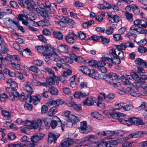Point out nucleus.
<instances>
[{
	"mask_svg": "<svg viewBox=\"0 0 147 147\" xmlns=\"http://www.w3.org/2000/svg\"><path fill=\"white\" fill-rule=\"evenodd\" d=\"M25 3L27 6V9L32 10L35 8L36 3L33 0H26L25 1Z\"/></svg>",
	"mask_w": 147,
	"mask_h": 147,
	"instance_id": "13",
	"label": "nucleus"
},
{
	"mask_svg": "<svg viewBox=\"0 0 147 147\" xmlns=\"http://www.w3.org/2000/svg\"><path fill=\"white\" fill-rule=\"evenodd\" d=\"M4 59L10 61H11L15 60L18 61L20 60L19 57L17 55H7Z\"/></svg>",
	"mask_w": 147,
	"mask_h": 147,
	"instance_id": "18",
	"label": "nucleus"
},
{
	"mask_svg": "<svg viewBox=\"0 0 147 147\" xmlns=\"http://www.w3.org/2000/svg\"><path fill=\"white\" fill-rule=\"evenodd\" d=\"M116 47V48L115 49H118V51H122L121 50L125 49L127 47V46L126 45V43H121L119 45H117Z\"/></svg>",
	"mask_w": 147,
	"mask_h": 147,
	"instance_id": "32",
	"label": "nucleus"
},
{
	"mask_svg": "<svg viewBox=\"0 0 147 147\" xmlns=\"http://www.w3.org/2000/svg\"><path fill=\"white\" fill-rule=\"evenodd\" d=\"M0 51L3 54H5L8 51V49L3 45L0 44Z\"/></svg>",
	"mask_w": 147,
	"mask_h": 147,
	"instance_id": "39",
	"label": "nucleus"
},
{
	"mask_svg": "<svg viewBox=\"0 0 147 147\" xmlns=\"http://www.w3.org/2000/svg\"><path fill=\"white\" fill-rule=\"evenodd\" d=\"M100 37L102 42L104 43L107 44L109 42L110 40L109 38L104 37L102 36H100Z\"/></svg>",
	"mask_w": 147,
	"mask_h": 147,
	"instance_id": "63",
	"label": "nucleus"
},
{
	"mask_svg": "<svg viewBox=\"0 0 147 147\" xmlns=\"http://www.w3.org/2000/svg\"><path fill=\"white\" fill-rule=\"evenodd\" d=\"M51 56V59L55 61H60L61 60V58L58 54H53Z\"/></svg>",
	"mask_w": 147,
	"mask_h": 147,
	"instance_id": "37",
	"label": "nucleus"
},
{
	"mask_svg": "<svg viewBox=\"0 0 147 147\" xmlns=\"http://www.w3.org/2000/svg\"><path fill=\"white\" fill-rule=\"evenodd\" d=\"M113 28L112 27H109L106 29L105 33L108 35L111 34L113 33Z\"/></svg>",
	"mask_w": 147,
	"mask_h": 147,
	"instance_id": "54",
	"label": "nucleus"
},
{
	"mask_svg": "<svg viewBox=\"0 0 147 147\" xmlns=\"http://www.w3.org/2000/svg\"><path fill=\"white\" fill-rule=\"evenodd\" d=\"M49 55L51 56L52 55V48L48 47H46V50L45 51V52L44 53V55Z\"/></svg>",
	"mask_w": 147,
	"mask_h": 147,
	"instance_id": "53",
	"label": "nucleus"
},
{
	"mask_svg": "<svg viewBox=\"0 0 147 147\" xmlns=\"http://www.w3.org/2000/svg\"><path fill=\"white\" fill-rule=\"evenodd\" d=\"M28 143L26 142L25 141H21V142L20 144L22 146H30L32 147L31 143L30 141H28Z\"/></svg>",
	"mask_w": 147,
	"mask_h": 147,
	"instance_id": "59",
	"label": "nucleus"
},
{
	"mask_svg": "<svg viewBox=\"0 0 147 147\" xmlns=\"http://www.w3.org/2000/svg\"><path fill=\"white\" fill-rule=\"evenodd\" d=\"M132 78L136 81H140V78L139 77L138 75L135 72H133L131 74Z\"/></svg>",
	"mask_w": 147,
	"mask_h": 147,
	"instance_id": "50",
	"label": "nucleus"
},
{
	"mask_svg": "<svg viewBox=\"0 0 147 147\" xmlns=\"http://www.w3.org/2000/svg\"><path fill=\"white\" fill-rule=\"evenodd\" d=\"M129 92L131 96L136 97L139 96L140 95L137 88L134 86L130 88Z\"/></svg>",
	"mask_w": 147,
	"mask_h": 147,
	"instance_id": "10",
	"label": "nucleus"
},
{
	"mask_svg": "<svg viewBox=\"0 0 147 147\" xmlns=\"http://www.w3.org/2000/svg\"><path fill=\"white\" fill-rule=\"evenodd\" d=\"M78 128L81 133L86 134L90 132L92 130V128L91 126H87V122L86 121L82 122L80 127H78Z\"/></svg>",
	"mask_w": 147,
	"mask_h": 147,
	"instance_id": "5",
	"label": "nucleus"
},
{
	"mask_svg": "<svg viewBox=\"0 0 147 147\" xmlns=\"http://www.w3.org/2000/svg\"><path fill=\"white\" fill-rule=\"evenodd\" d=\"M72 71L70 69H68L66 71L63 72L62 76L63 77H66L71 74Z\"/></svg>",
	"mask_w": 147,
	"mask_h": 147,
	"instance_id": "49",
	"label": "nucleus"
},
{
	"mask_svg": "<svg viewBox=\"0 0 147 147\" xmlns=\"http://www.w3.org/2000/svg\"><path fill=\"white\" fill-rule=\"evenodd\" d=\"M29 70L36 74L39 71V69L35 65L30 66L29 67Z\"/></svg>",
	"mask_w": 147,
	"mask_h": 147,
	"instance_id": "44",
	"label": "nucleus"
},
{
	"mask_svg": "<svg viewBox=\"0 0 147 147\" xmlns=\"http://www.w3.org/2000/svg\"><path fill=\"white\" fill-rule=\"evenodd\" d=\"M36 48L39 52L43 54L44 55V53H45V51L46 50V47L40 46L36 47Z\"/></svg>",
	"mask_w": 147,
	"mask_h": 147,
	"instance_id": "35",
	"label": "nucleus"
},
{
	"mask_svg": "<svg viewBox=\"0 0 147 147\" xmlns=\"http://www.w3.org/2000/svg\"><path fill=\"white\" fill-rule=\"evenodd\" d=\"M59 50L61 52L68 53L69 48L68 46L65 44H62L60 45L58 47Z\"/></svg>",
	"mask_w": 147,
	"mask_h": 147,
	"instance_id": "17",
	"label": "nucleus"
},
{
	"mask_svg": "<svg viewBox=\"0 0 147 147\" xmlns=\"http://www.w3.org/2000/svg\"><path fill=\"white\" fill-rule=\"evenodd\" d=\"M6 82L9 84L13 89L17 90L18 87L16 82L11 79L8 78L6 79Z\"/></svg>",
	"mask_w": 147,
	"mask_h": 147,
	"instance_id": "14",
	"label": "nucleus"
},
{
	"mask_svg": "<svg viewBox=\"0 0 147 147\" xmlns=\"http://www.w3.org/2000/svg\"><path fill=\"white\" fill-rule=\"evenodd\" d=\"M125 37L129 38L131 41H136L137 35L133 33H128L125 35Z\"/></svg>",
	"mask_w": 147,
	"mask_h": 147,
	"instance_id": "26",
	"label": "nucleus"
},
{
	"mask_svg": "<svg viewBox=\"0 0 147 147\" xmlns=\"http://www.w3.org/2000/svg\"><path fill=\"white\" fill-rule=\"evenodd\" d=\"M91 115L93 117L98 120H102L104 119V117L98 112H92Z\"/></svg>",
	"mask_w": 147,
	"mask_h": 147,
	"instance_id": "24",
	"label": "nucleus"
},
{
	"mask_svg": "<svg viewBox=\"0 0 147 147\" xmlns=\"http://www.w3.org/2000/svg\"><path fill=\"white\" fill-rule=\"evenodd\" d=\"M106 94L104 92L99 93L98 94L97 98L96 99L97 101L102 102L106 98Z\"/></svg>",
	"mask_w": 147,
	"mask_h": 147,
	"instance_id": "23",
	"label": "nucleus"
},
{
	"mask_svg": "<svg viewBox=\"0 0 147 147\" xmlns=\"http://www.w3.org/2000/svg\"><path fill=\"white\" fill-rule=\"evenodd\" d=\"M65 40L69 44H72L74 42V38L69 35L66 36Z\"/></svg>",
	"mask_w": 147,
	"mask_h": 147,
	"instance_id": "40",
	"label": "nucleus"
},
{
	"mask_svg": "<svg viewBox=\"0 0 147 147\" xmlns=\"http://www.w3.org/2000/svg\"><path fill=\"white\" fill-rule=\"evenodd\" d=\"M105 62H106L105 60L102 59L98 61V65L97 66V67L99 70L100 71L103 73H105L107 71L106 67L103 66L106 64Z\"/></svg>",
	"mask_w": 147,
	"mask_h": 147,
	"instance_id": "9",
	"label": "nucleus"
},
{
	"mask_svg": "<svg viewBox=\"0 0 147 147\" xmlns=\"http://www.w3.org/2000/svg\"><path fill=\"white\" fill-rule=\"evenodd\" d=\"M58 112V109L56 107H53L51 108L48 113V115L50 117L53 116Z\"/></svg>",
	"mask_w": 147,
	"mask_h": 147,
	"instance_id": "21",
	"label": "nucleus"
},
{
	"mask_svg": "<svg viewBox=\"0 0 147 147\" xmlns=\"http://www.w3.org/2000/svg\"><path fill=\"white\" fill-rule=\"evenodd\" d=\"M143 135V131H138L135 132L129 135V137L131 138H137L142 136Z\"/></svg>",
	"mask_w": 147,
	"mask_h": 147,
	"instance_id": "15",
	"label": "nucleus"
},
{
	"mask_svg": "<svg viewBox=\"0 0 147 147\" xmlns=\"http://www.w3.org/2000/svg\"><path fill=\"white\" fill-rule=\"evenodd\" d=\"M108 144V142H101L98 143V146L99 147H107Z\"/></svg>",
	"mask_w": 147,
	"mask_h": 147,
	"instance_id": "56",
	"label": "nucleus"
},
{
	"mask_svg": "<svg viewBox=\"0 0 147 147\" xmlns=\"http://www.w3.org/2000/svg\"><path fill=\"white\" fill-rule=\"evenodd\" d=\"M89 64L94 67H97L98 65V61L94 60H91L89 61Z\"/></svg>",
	"mask_w": 147,
	"mask_h": 147,
	"instance_id": "45",
	"label": "nucleus"
},
{
	"mask_svg": "<svg viewBox=\"0 0 147 147\" xmlns=\"http://www.w3.org/2000/svg\"><path fill=\"white\" fill-rule=\"evenodd\" d=\"M48 91L52 95H57L58 94L59 91L58 90L53 86H50L48 88Z\"/></svg>",
	"mask_w": 147,
	"mask_h": 147,
	"instance_id": "19",
	"label": "nucleus"
},
{
	"mask_svg": "<svg viewBox=\"0 0 147 147\" xmlns=\"http://www.w3.org/2000/svg\"><path fill=\"white\" fill-rule=\"evenodd\" d=\"M123 51L112 49L109 51V55L106 53L103 55L102 59L106 62L112 61L113 63L118 65L121 63L120 60L123 59Z\"/></svg>",
	"mask_w": 147,
	"mask_h": 147,
	"instance_id": "1",
	"label": "nucleus"
},
{
	"mask_svg": "<svg viewBox=\"0 0 147 147\" xmlns=\"http://www.w3.org/2000/svg\"><path fill=\"white\" fill-rule=\"evenodd\" d=\"M85 146L88 147H95L98 146V143L96 142H90L86 144Z\"/></svg>",
	"mask_w": 147,
	"mask_h": 147,
	"instance_id": "51",
	"label": "nucleus"
},
{
	"mask_svg": "<svg viewBox=\"0 0 147 147\" xmlns=\"http://www.w3.org/2000/svg\"><path fill=\"white\" fill-rule=\"evenodd\" d=\"M137 123H136V125H144L145 123L144 122L143 120L140 118H137Z\"/></svg>",
	"mask_w": 147,
	"mask_h": 147,
	"instance_id": "55",
	"label": "nucleus"
},
{
	"mask_svg": "<svg viewBox=\"0 0 147 147\" xmlns=\"http://www.w3.org/2000/svg\"><path fill=\"white\" fill-rule=\"evenodd\" d=\"M145 61L140 58H138L136 59L135 61L136 63L138 65L143 66L145 64Z\"/></svg>",
	"mask_w": 147,
	"mask_h": 147,
	"instance_id": "42",
	"label": "nucleus"
},
{
	"mask_svg": "<svg viewBox=\"0 0 147 147\" xmlns=\"http://www.w3.org/2000/svg\"><path fill=\"white\" fill-rule=\"evenodd\" d=\"M114 40L115 41H119L123 39V38L121 37V34H115L113 35Z\"/></svg>",
	"mask_w": 147,
	"mask_h": 147,
	"instance_id": "48",
	"label": "nucleus"
},
{
	"mask_svg": "<svg viewBox=\"0 0 147 147\" xmlns=\"http://www.w3.org/2000/svg\"><path fill=\"white\" fill-rule=\"evenodd\" d=\"M20 21H21L23 24L25 25L27 28L30 24H34V22L32 19H19Z\"/></svg>",
	"mask_w": 147,
	"mask_h": 147,
	"instance_id": "16",
	"label": "nucleus"
},
{
	"mask_svg": "<svg viewBox=\"0 0 147 147\" xmlns=\"http://www.w3.org/2000/svg\"><path fill=\"white\" fill-rule=\"evenodd\" d=\"M137 118L135 117H131L128 119L129 122L135 125H136V123H137Z\"/></svg>",
	"mask_w": 147,
	"mask_h": 147,
	"instance_id": "61",
	"label": "nucleus"
},
{
	"mask_svg": "<svg viewBox=\"0 0 147 147\" xmlns=\"http://www.w3.org/2000/svg\"><path fill=\"white\" fill-rule=\"evenodd\" d=\"M58 120H52L50 123V126L52 129H55L57 126H60L61 125L62 123L60 119L57 116H55Z\"/></svg>",
	"mask_w": 147,
	"mask_h": 147,
	"instance_id": "11",
	"label": "nucleus"
},
{
	"mask_svg": "<svg viewBox=\"0 0 147 147\" xmlns=\"http://www.w3.org/2000/svg\"><path fill=\"white\" fill-rule=\"evenodd\" d=\"M43 63V61L40 60H34L33 61V64L34 65L38 66H41Z\"/></svg>",
	"mask_w": 147,
	"mask_h": 147,
	"instance_id": "58",
	"label": "nucleus"
},
{
	"mask_svg": "<svg viewBox=\"0 0 147 147\" xmlns=\"http://www.w3.org/2000/svg\"><path fill=\"white\" fill-rule=\"evenodd\" d=\"M42 71L45 73H47L53 76H54L55 74L53 71L51 69L48 68L45 66H43L42 68Z\"/></svg>",
	"mask_w": 147,
	"mask_h": 147,
	"instance_id": "29",
	"label": "nucleus"
},
{
	"mask_svg": "<svg viewBox=\"0 0 147 147\" xmlns=\"http://www.w3.org/2000/svg\"><path fill=\"white\" fill-rule=\"evenodd\" d=\"M80 70L84 74H89L90 71V69L87 67L83 66L81 67Z\"/></svg>",
	"mask_w": 147,
	"mask_h": 147,
	"instance_id": "30",
	"label": "nucleus"
},
{
	"mask_svg": "<svg viewBox=\"0 0 147 147\" xmlns=\"http://www.w3.org/2000/svg\"><path fill=\"white\" fill-rule=\"evenodd\" d=\"M23 14H20L18 16V17H17V18H27V16L28 15V13L27 12L26 10H24L23 11Z\"/></svg>",
	"mask_w": 147,
	"mask_h": 147,
	"instance_id": "38",
	"label": "nucleus"
},
{
	"mask_svg": "<svg viewBox=\"0 0 147 147\" xmlns=\"http://www.w3.org/2000/svg\"><path fill=\"white\" fill-rule=\"evenodd\" d=\"M105 115L109 118H113L115 119H118L120 117H124L125 115L124 114L120 112H112L106 114Z\"/></svg>",
	"mask_w": 147,
	"mask_h": 147,
	"instance_id": "8",
	"label": "nucleus"
},
{
	"mask_svg": "<svg viewBox=\"0 0 147 147\" xmlns=\"http://www.w3.org/2000/svg\"><path fill=\"white\" fill-rule=\"evenodd\" d=\"M41 98V96L39 95L32 96V102L35 105H36L40 102Z\"/></svg>",
	"mask_w": 147,
	"mask_h": 147,
	"instance_id": "27",
	"label": "nucleus"
},
{
	"mask_svg": "<svg viewBox=\"0 0 147 147\" xmlns=\"http://www.w3.org/2000/svg\"><path fill=\"white\" fill-rule=\"evenodd\" d=\"M102 77L101 79L104 80L108 82V83L112 85H113L114 87H116L119 85V83H113L112 81L113 80H116L118 79V76L115 73H109L104 74H102Z\"/></svg>",
	"mask_w": 147,
	"mask_h": 147,
	"instance_id": "2",
	"label": "nucleus"
},
{
	"mask_svg": "<svg viewBox=\"0 0 147 147\" xmlns=\"http://www.w3.org/2000/svg\"><path fill=\"white\" fill-rule=\"evenodd\" d=\"M65 140L67 143L68 147L76 143L78 140H76L74 141L73 139L69 138L65 139Z\"/></svg>",
	"mask_w": 147,
	"mask_h": 147,
	"instance_id": "36",
	"label": "nucleus"
},
{
	"mask_svg": "<svg viewBox=\"0 0 147 147\" xmlns=\"http://www.w3.org/2000/svg\"><path fill=\"white\" fill-rule=\"evenodd\" d=\"M70 112L69 111H65L62 113L63 116L66 117L67 119L69 122L72 123H76L78 121V117L72 114H70Z\"/></svg>",
	"mask_w": 147,
	"mask_h": 147,
	"instance_id": "4",
	"label": "nucleus"
},
{
	"mask_svg": "<svg viewBox=\"0 0 147 147\" xmlns=\"http://www.w3.org/2000/svg\"><path fill=\"white\" fill-rule=\"evenodd\" d=\"M60 136V134L57 133H53L52 132H49V134L48 142L51 143L53 142L54 143L56 142V140Z\"/></svg>",
	"mask_w": 147,
	"mask_h": 147,
	"instance_id": "7",
	"label": "nucleus"
},
{
	"mask_svg": "<svg viewBox=\"0 0 147 147\" xmlns=\"http://www.w3.org/2000/svg\"><path fill=\"white\" fill-rule=\"evenodd\" d=\"M53 36L56 38L61 40L63 38V35L60 32L54 31L53 33Z\"/></svg>",
	"mask_w": 147,
	"mask_h": 147,
	"instance_id": "28",
	"label": "nucleus"
},
{
	"mask_svg": "<svg viewBox=\"0 0 147 147\" xmlns=\"http://www.w3.org/2000/svg\"><path fill=\"white\" fill-rule=\"evenodd\" d=\"M139 52L140 53H145L147 51V49L143 46H140L138 49Z\"/></svg>",
	"mask_w": 147,
	"mask_h": 147,
	"instance_id": "52",
	"label": "nucleus"
},
{
	"mask_svg": "<svg viewBox=\"0 0 147 147\" xmlns=\"http://www.w3.org/2000/svg\"><path fill=\"white\" fill-rule=\"evenodd\" d=\"M88 139L89 141H93L97 139V136L93 135H90L88 136Z\"/></svg>",
	"mask_w": 147,
	"mask_h": 147,
	"instance_id": "64",
	"label": "nucleus"
},
{
	"mask_svg": "<svg viewBox=\"0 0 147 147\" xmlns=\"http://www.w3.org/2000/svg\"><path fill=\"white\" fill-rule=\"evenodd\" d=\"M32 121H30L29 120H27L25 121H23V125H24V126L26 127L27 128H29L30 129H32Z\"/></svg>",
	"mask_w": 147,
	"mask_h": 147,
	"instance_id": "31",
	"label": "nucleus"
},
{
	"mask_svg": "<svg viewBox=\"0 0 147 147\" xmlns=\"http://www.w3.org/2000/svg\"><path fill=\"white\" fill-rule=\"evenodd\" d=\"M78 37L80 40H84L86 37V34L84 32L80 31L78 33Z\"/></svg>",
	"mask_w": 147,
	"mask_h": 147,
	"instance_id": "60",
	"label": "nucleus"
},
{
	"mask_svg": "<svg viewBox=\"0 0 147 147\" xmlns=\"http://www.w3.org/2000/svg\"><path fill=\"white\" fill-rule=\"evenodd\" d=\"M46 82L50 85H52L55 83L54 79L52 77L48 78L47 79Z\"/></svg>",
	"mask_w": 147,
	"mask_h": 147,
	"instance_id": "47",
	"label": "nucleus"
},
{
	"mask_svg": "<svg viewBox=\"0 0 147 147\" xmlns=\"http://www.w3.org/2000/svg\"><path fill=\"white\" fill-rule=\"evenodd\" d=\"M42 123V121L40 119H37L35 121H32V129H36Z\"/></svg>",
	"mask_w": 147,
	"mask_h": 147,
	"instance_id": "25",
	"label": "nucleus"
},
{
	"mask_svg": "<svg viewBox=\"0 0 147 147\" xmlns=\"http://www.w3.org/2000/svg\"><path fill=\"white\" fill-rule=\"evenodd\" d=\"M96 74L97 72L94 69H92L91 71L90 70V73L88 75L90 77L96 79L98 78V77L96 76Z\"/></svg>",
	"mask_w": 147,
	"mask_h": 147,
	"instance_id": "43",
	"label": "nucleus"
},
{
	"mask_svg": "<svg viewBox=\"0 0 147 147\" xmlns=\"http://www.w3.org/2000/svg\"><path fill=\"white\" fill-rule=\"evenodd\" d=\"M94 102L91 97H88L83 101V103L84 105L91 106L94 105Z\"/></svg>",
	"mask_w": 147,
	"mask_h": 147,
	"instance_id": "12",
	"label": "nucleus"
},
{
	"mask_svg": "<svg viewBox=\"0 0 147 147\" xmlns=\"http://www.w3.org/2000/svg\"><path fill=\"white\" fill-rule=\"evenodd\" d=\"M122 140L121 139H117L115 140H111L108 141V144L112 145H116L121 143Z\"/></svg>",
	"mask_w": 147,
	"mask_h": 147,
	"instance_id": "34",
	"label": "nucleus"
},
{
	"mask_svg": "<svg viewBox=\"0 0 147 147\" xmlns=\"http://www.w3.org/2000/svg\"><path fill=\"white\" fill-rule=\"evenodd\" d=\"M27 83L28 84L27 85L24 84V86H25V89L26 91L28 93L27 94L31 95L33 94L34 92L32 88L28 84H30V83L28 82Z\"/></svg>",
	"mask_w": 147,
	"mask_h": 147,
	"instance_id": "22",
	"label": "nucleus"
},
{
	"mask_svg": "<svg viewBox=\"0 0 147 147\" xmlns=\"http://www.w3.org/2000/svg\"><path fill=\"white\" fill-rule=\"evenodd\" d=\"M8 97L7 95L5 93L0 94V100L1 101H3L5 100V99Z\"/></svg>",
	"mask_w": 147,
	"mask_h": 147,
	"instance_id": "62",
	"label": "nucleus"
},
{
	"mask_svg": "<svg viewBox=\"0 0 147 147\" xmlns=\"http://www.w3.org/2000/svg\"><path fill=\"white\" fill-rule=\"evenodd\" d=\"M55 23L58 25L63 26L65 23L71 25H74L75 22L72 19H61L57 21H55Z\"/></svg>",
	"mask_w": 147,
	"mask_h": 147,
	"instance_id": "6",
	"label": "nucleus"
},
{
	"mask_svg": "<svg viewBox=\"0 0 147 147\" xmlns=\"http://www.w3.org/2000/svg\"><path fill=\"white\" fill-rule=\"evenodd\" d=\"M124 104V103L121 102L115 105L114 106L115 109L117 110H119L122 109H123Z\"/></svg>",
	"mask_w": 147,
	"mask_h": 147,
	"instance_id": "46",
	"label": "nucleus"
},
{
	"mask_svg": "<svg viewBox=\"0 0 147 147\" xmlns=\"http://www.w3.org/2000/svg\"><path fill=\"white\" fill-rule=\"evenodd\" d=\"M71 58L78 63H83L84 61V59L81 57L77 56L74 54H71Z\"/></svg>",
	"mask_w": 147,
	"mask_h": 147,
	"instance_id": "20",
	"label": "nucleus"
},
{
	"mask_svg": "<svg viewBox=\"0 0 147 147\" xmlns=\"http://www.w3.org/2000/svg\"><path fill=\"white\" fill-rule=\"evenodd\" d=\"M45 136L44 134L41 133L36 134L33 135L30 138L32 147H34V145L36 144V143L42 140Z\"/></svg>",
	"mask_w": 147,
	"mask_h": 147,
	"instance_id": "3",
	"label": "nucleus"
},
{
	"mask_svg": "<svg viewBox=\"0 0 147 147\" xmlns=\"http://www.w3.org/2000/svg\"><path fill=\"white\" fill-rule=\"evenodd\" d=\"M133 108V105H124V104L123 109L125 111H129Z\"/></svg>",
	"mask_w": 147,
	"mask_h": 147,
	"instance_id": "41",
	"label": "nucleus"
},
{
	"mask_svg": "<svg viewBox=\"0 0 147 147\" xmlns=\"http://www.w3.org/2000/svg\"><path fill=\"white\" fill-rule=\"evenodd\" d=\"M48 107L46 105H44L42 107L41 113L42 114H45L47 113L48 111Z\"/></svg>",
	"mask_w": 147,
	"mask_h": 147,
	"instance_id": "57",
	"label": "nucleus"
},
{
	"mask_svg": "<svg viewBox=\"0 0 147 147\" xmlns=\"http://www.w3.org/2000/svg\"><path fill=\"white\" fill-rule=\"evenodd\" d=\"M132 11L136 14H137L139 13L140 10L136 5L133 4L131 6Z\"/></svg>",
	"mask_w": 147,
	"mask_h": 147,
	"instance_id": "33",
	"label": "nucleus"
}]
</instances>
